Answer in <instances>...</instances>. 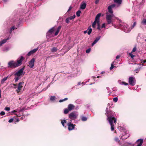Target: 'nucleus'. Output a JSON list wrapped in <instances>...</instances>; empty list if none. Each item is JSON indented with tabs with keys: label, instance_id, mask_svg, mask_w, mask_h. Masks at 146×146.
<instances>
[{
	"label": "nucleus",
	"instance_id": "obj_1",
	"mask_svg": "<svg viewBox=\"0 0 146 146\" xmlns=\"http://www.w3.org/2000/svg\"><path fill=\"white\" fill-rule=\"evenodd\" d=\"M115 6L114 4L109 5L108 7V12L106 13V19L108 24H113L115 16L113 14L112 9Z\"/></svg>",
	"mask_w": 146,
	"mask_h": 146
},
{
	"label": "nucleus",
	"instance_id": "obj_2",
	"mask_svg": "<svg viewBox=\"0 0 146 146\" xmlns=\"http://www.w3.org/2000/svg\"><path fill=\"white\" fill-rule=\"evenodd\" d=\"M108 108H107L106 110V114L107 116V120L108 119V121L111 126V131H113L114 128V124L113 121H114L115 125L116 123L117 119L114 117V113L112 112H109L107 111Z\"/></svg>",
	"mask_w": 146,
	"mask_h": 146
},
{
	"label": "nucleus",
	"instance_id": "obj_3",
	"mask_svg": "<svg viewBox=\"0 0 146 146\" xmlns=\"http://www.w3.org/2000/svg\"><path fill=\"white\" fill-rule=\"evenodd\" d=\"M24 58L23 56H21L19 59H18L17 62H15L13 61H11L8 63V67L9 68H15L20 66L22 64V61Z\"/></svg>",
	"mask_w": 146,
	"mask_h": 146
},
{
	"label": "nucleus",
	"instance_id": "obj_4",
	"mask_svg": "<svg viewBox=\"0 0 146 146\" xmlns=\"http://www.w3.org/2000/svg\"><path fill=\"white\" fill-rule=\"evenodd\" d=\"M78 115V112L73 111L70 113L69 115V117L72 120H75L76 119Z\"/></svg>",
	"mask_w": 146,
	"mask_h": 146
},
{
	"label": "nucleus",
	"instance_id": "obj_5",
	"mask_svg": "<svg viewBox=\"0 0 146 146\" xmlns=\"http://www.w3.org/2000/svg\"><path fill=\"white\" fill-rule=\"evenodd\" d=\"M56 29L55 27H54L50 29L46 33V36L47 38H49L50 37L53 36L52 35V33Z\"/></svg>",
	"mask_w": 146,
	"mask_h": 146
},
{
	"label": "nucleus",
	"instance_id": "obj_6",
	"mask_svg": "<svg viewBox=\"0 0 146 146\" xmlns=\"http://www.w3.org/2000/svg\"><path fill=\"white\" fill-rule=\"evenodd\" d=\"M123 131L124 133V134L123 133L122 135H120V137L123 139H125L129 136V135L127 134V131L125 130H123Z\"/></svg>",
	"mask_w": 146,
	"mask_h": 146
},
{
	"label": "nucleus",
	"instance_id": "obj_7",
	"mask_svg": "<svg viewBox=\"0 0 146 146\" xmlns=\"http://www.w3.org/2000/svg\"><path fill=\"white\" fill-rule=\"evenodd\" d=\"M135 80L134 78L132 76L130 77L129 79V84L132 86H133L135 84Z\"/></svg>",
	"mask_w": 146,
	"mask_h": 146
},
{
	"label": "nucleus",
	"instance_id": "obj_8",
	"mask_svg": "<svg viewBox=\"0 0 146 146\" xmlns=\"http://www.w3.org/2000/svg\"><path fill=\"white\" fill-rule=\"evenodd\" d=\"M24 68H23L21 69L18 71L15 74V75H17V76H20L24 74V73H23V70L24 69Z\"/></svg>",
	"mask_w": 146,
	"mask_h": 146
},
{
	"label": "nucleus",
	"instance_id": "obj_9",
	"mask_svg": "<svg viewBox=\"0 0 146 146\" xmlns=\"http://www.w3.org/2000/svg\"><path fill=\"white\" fill-rule=\"evenodd\" d=\"M68 129L69 131H71L74 129L76 125L71 123V122H69L68 123Z\"/></svg>",
	"mask_w": 146,
	"mask_h": 146
},
{
	"label": "nucleus",
	"instance_id": "obj_10",
	"mask_svg": "<svg viewBox=\"0 0 146 146\" xmlns=\"http://www.w3.org/2000/svg\"><path fill=\"white\" fill-rule=\"evenodd\" d=\"M23 83V82H20L19 83L17 89L16 90L18 94H19V93L21 91V89L23 87L22 85Z\"/></svg>",
	"mask_w": 146,
	"mask_h": 146
},
{
	"label": "nucleus",
	"instance_id": "obj_11",
	"mask_svg": "<svg viewBox=\"0 0 146 146\" xmlns=\"http://www.w3.org/2000/svg\"><path fill=\"white\" fill-rule=\"evenodd\" d=\"M35 59L33 58L29 62V66L30 68H32L33 67L34 65Z\"/></svg>",
	"mask_w": 146,
	"mask_h": 146
},
{
	"label": "nucleus",
	"instance_id": "obj_12",
	"mask_svg": "<svg viewBox=\"0 0 146 146\" xmlns=\"http://www.w3.org/2000/svg\"><path fill=\"white\" fill-rule=\"evenodd\" d=\"M75 107L74 106L71 104H69L68 106V108L69 111H70L72 110L74 107Z\"/></svg>",
	"mask_w": 146,
	"mask_h": 146
},
{
	"label": "nucleus",
	"instance_id": "obj_13",
	"mask_svg": "<svg viewBox=\"0 0 146 146\" xmlns=\"http://www.w3.org/2000/svg\"><path fill=\"white\" fill-rule=\"evenodd\" d=\"M9 38H7L6 39H3L2 41H0V46H1L2 44L7 42V40H9Z\"/></svg>",
	"mask_w": 146,
	"mask_h": 146
},
{
	"label": "nucleus",
	"instance_id": "obj_14",
	"mask_svg": "<svg viewBox=\"0 0 146 146\" xmlns=\"http://www.w3.org/2000/svg\"><path fill=\"white\" fill-rule=\"evenodd\" d=\"M61 27L60 26H58V28L57 29V30H56V32L54 34V36H56L58 34L59 31H60V30L61 29Z\"/></svg>",
	"mask_w": 146,
	"mask_h": 146
},
{
	"label": "nucleus",
	"instance_id": "obj_15",
	"mask_svg": "<svg viewBox=\"0 0 146 146\" xmlns=\"http://www.w3.org/2000/svg\"><path fill=\"white\" fill-rule=\"evenodd\" d=\"M100 22L99 21H98L97 20H96L95 19V21H94L93 23L92 24V26L93 28H95L96 27L95 25H96V24L97 23L98 24V23H99Z\"/></svg>",
	"mask_w": 146,
	"mask_h": 146
},
{
	"label": "nucleus",
	"instance_id": "obj_16",
	"mask_svg": "<svg viewBox=\"0 0 146 146\" xmlns=\"http://www.w3.org/2000/svg\"><path fill=\"white\" fill-rule=\"evenodd\" d=\"M8 78V76H7L5 77L4 78H3L2 79L1 81V84H3L4 83V82L6 81Z\"/></svg>",
	"mask_w": 146,
	"mask_h": 146
},
{
	"label": "nucleus",
	"instance_id": "obj_17",
	"mask_svg": "<svg viewBox=\"0 0 146 146\" xmlns=\"http://www.w3.org/2000/svg\"><path fill=\"white\" fill-rule=\"evenodd\" d=\"M101 14L100 13L98 14L96 17L95 19L96 20H97L98 21H99V19L101 16Z\"/></svg>",
	"mask_w": 146,
	"mask_h": 146
},
{
	"label": "nucleus",
	"instance_id": "obj_18",
	"mask_svg": "<svg viewBox=\"0 0 146 146\" xmlns=\"http://www.w3.org/2000/svg\"><path fill=\"white\" fill-rule=\"evenodd\" d=\"M86 7V4L85 3H84L82 4L80 6V8L82 9H84Z\"/></svg>",
	"mask_w": 146,
	"mask_h": 146
},
{
	"label": "nucleus",
	"instance_id": "obj_19",
	"mask_svg": "<svg viewBox=\"0 0 146 146\" xmlns=\"http://www.w3.org/2000/svg\"><path fill=\"white\" fill-rule=\"evenodd\" d=\"M124 30L125 32L126 33H128L130 32L131 30L129 28H128V27H126V29L124 28Z\"/></svg>",
	"mask_w": 146,
	"mask_h": 146
},
{
	"label": "nucleus",
	"instance_id": "obj_20",
	"mask_svg": "<svg viewBox=\"0 0 146 146\" xmlns=\"http://www.w3.org/2000/svg\"><path fill=\"white\" fill-rule=\"evenodd\" d=\"M114 2L118 4H120L121 3L122 0H114Z\"/></svg>",
	"mask_w": 146,
	"mask_h": 146
},
{
	"label": "nucleus",
	"instance_id": "obj_21",
	"mask_svg": "<svg viewBox=\"0 0 146 146\" xmlns=\"http://www.w3.org/2000/svg\"><path fill=\"white\" fill-rule=\"evenodd\" d=\"M57 48L55 47H53L51 49V51L52 52H56L57 51Z\"/></svg>",
	"mask_w": 146,
	"mask_h": 146
},
{
	"label": "nucleus",
	"instance_id": "obj_22",
	"mask_svg": "<svg viewBox=\"0 0 146 146\" xmlns=\"http://www.w3.org/2000/svg\"><path fill=\"white\" fill-rule=\"evenodd\" d=\"M66 121L65 119L62 120L61 121V123L63 125V126H64V123H66Z\"/></svg>",
	"mask_w": 146,
	"mask_h": 146
},
{
	"label": "nucleus",
	"instance_id": "obj_23",
	"mask_svg": "<svg viewBox=\"0 0 146 146\" xmlns=\"http://www.w3.org/2000/svg\"><path fill=\"white\" fill-rule=\"evenodd\" d=\"M81 11L80 10L78 11L76 13V16L78 17H79L80 16V13Z\"/></svg>",
	"mask_w": 146,
	"mask_h": 146
},
{
	"label": "nucleus",
	"instance_id": "obj_24",
	"mask_svg": "<svg viewBox=\"0 0 146 146\" xmlns=\"http://www.w3.org/2000/svg\"><path fill=\"white\" fill-rule=\"evenodd\" d=\"M87 30H88V35H90L91 34L92 31V29L91 28H88V29Z\"/></svg>",
	"mask_w": 146,
	"mask_h": 146
},
{
	"label": "nucleus",
	"instance_id": "obj_25",
	"mask_svg": "<svg viewBox=\"0 0 146 146\" xmlns=\"http://www.w3.org/2000/svg\"><path fill=\"white\" fill-rule=\"evenodd\" d=\"M121 85H124L125 86H127L128 85L127 83H126L125 82H122L119 83Z\"/></svg>",
	"mask_w": 146,
	"mask_h": 146
},
{
	"label": "nucleus",
	"instance_id": "obj_26",
	"mask_svg": "<svg viewBox=\"0 0 146 146\" xmlns=\"http://www.w3.org/2000/svg\"><path fill=\"white\" fill-rule=\"evenodd\" d=\"M38 48H35V49L31 50V51L32 52V53H33H33H35V52H36L37 51V50H38Z\"/></svg>",
	"mask_w": 146,
	"mask_h": 146
},
{
	"label": "nucleus",
	"instance_id": "obj_27",
	"mask_svg": "<svg viewBox=\"0 0 146 146\" xmlns=\"http://www.w3.org/2000/svg\"><path fill=\"white\" fill-rule=\"evenodd\" d=\"M87 120V118L85 116H82V121H86Z\"/></svg>",
	"mask_w": 146,
	"mask_h": 146
},
{
	"label": "nucleus",
	"instance_id": "obj_28",
	"mask_svg": "<svg viewBox=\"0 0 146 146\" xmlns=\"http://www.w3.org/2000/svg\"><path fill=\"white\" fill-rule=\"evenodd\" d=\"M69 111L68 109H66L64 110V113L65 114H67L68 113Z\"/></svg>",
	"mask_w": 146,
	"mask_h": 146
},
{
	"label": "nucleus",
	"instance_id": "obj_29",
	"mask_svg": "<svg viewBox=\"0 0 146 146\" xmlns=\"http://www.w3.org/2000/svg\"><path fill=\"white\" fill-rule=\"evenodd\" d=\"M75 17H76V16L74 15H73V16L70 17H69V18L70 19V20H72V19H74Z\"/></svg>",
	"mask_w": 146,
	"mask_h": 146
},
{
	"label": "nucleus",
	"instance_id": "obj_30",
	"mask_svg": "<svg viewBox=\"0 0 146 146\" xmlns=\"http://www.w3.org/2000/svg\"><path fill=\"white\" fill-rule=\"evenodd\" d=\"M19 76H18L17 77H15V82H16L18 81V80L20 79V78L19 77Z\"/></svg>",
	"mask_w": 146,
	"mask_h": 146
},
{
	"label": "nucleus",
	"instance_id": "obj_31",
	"mask_svg": "<svg viewBox=\"0 0 146 146\" xmlns=\"http://www.w3.org/2000/svg\"><path fill=\"white\" fill-rule=\"evenodd\" d=\"M16 29L15 26H13L11 29L10 30V33H11L13 30H14L15 29Z\"/></svg>",
	"mask_w": 146,
	"mask_h": 146
},
{
	"label": "nucleus",
	"instance_id": "obj_32",
	"mask_svg": "<svg viewBox=\"0 0 146 146\" xmlns=\"http://www.w3.org/2000/svg\"><path fill=\"white\" fill-rule=\"evenodd\" d=\"M17 111L15 110H14L11 112V113H14L15 115H17V116L19 117V116H20V115H17V113H16V112Z\"/></svg>",
	"mask_w": 146,
	"mask_h": 146
},
{
	"label": "nucleus",
	"instance_id": "obj_33",
	"mask_svg": "<svg viewBox=\"0 0 146 146\" xmlns=\"http://www.w3.org/2000/svg\"><path fill=\"white\" fill-rule=\"evenodd\" d=\"M55 97L54 96H51L50 98V100L51 101H53L55 100Z\"/></svg>",
	"mask_w": 146,
	"mask_h": 146
},
{
	"label": "nucleus",
	"instance_id": "obj_34",
	"mask_svg": "<svg viewBox=\"0 0 146 146\" xmlns=\"http://www.w3.org/2000/svg\"><path fill=\"white\" fill-rule=\"evenodd\" d=\"M69 20H70L69 18H66L65 20V21L67 23H69L70 22Z\"/></svg>",
	"mask_w": 146,
	"mask_h": 146
},
{
	"label": "nucleus",
	"instance_id": "obj_35",
	"mask_svg": "<svg viewBox=\"0 0 146 146\" xmlns=\"http://www.w3.org/2000/svg\"><path fill=\"white\" fill-rule=\"evenodd\" d=\"M129 56L131 57V58H133L135 56V55L131 53H129Z\"/></svg>",
	"mask_w": 146,
	"mask_h": 146
},
{
	"label": "nucleus",
	"instance_id": "obj_36",
	"mask_svg": "<svg viewBox=\"0 0 146 146\" xmlns=\"http://www.w3.org/2000/svg\"><path fill=\"white\" fill-rule=\"evenodd\" d=\"M118 98L117 97L114 98L113 99V101L114 102H116L117 101Z\"/></svg>",
	"mask_w": 146,
	"mask_h": 146
},
{
	"label": "nucleus",
	"instance_id": "obj_37",
	"mask_svg": "<svg viewBox=\"0 0 146 146\" xmlns=\"http://www.w3.org/2000/svg\"><path fill=\"white\" fill-rule=\"evenodd\" d=\"M98 41H97L96 40H95L94 42L92 43V46H93L95 44H96L97 42Z\"/></svg>",
	"mask_w": 146,
	"mask_h": 146
},
{
	"label": "nucleus",
	"instance_id": "obj_38",
	"mask_svg": "<svg viewBox=\"0 0 146 146\" xmlns=\"http://www.w3.org/2000/svg\"><path fill=\"white\" fill-rule=\"evenodd\" d=\"M142 23L143 24H146V19L143 20L142 22Z\"/></svg>",
	"mask_w": 146,
	"mask_h": 146
},
{
	"label": "nucleus",
	"instance_id": "obj_39",
	"mask_svg": "<svg viewBox=\"0 0 146 146\" xmlns=\"http://www.w3.org/2000/svg\"><path fill=\"white\" fill-rule=\"evenodd\" d=\"M33 53H32V51L31 50L30 51H29L27 55L28 56H30L32 54H33Z\"/></svg>",
	"mask_w": 146,
	"mask_h": 146
},
{
	"label": "nucleus",
	"instance_id": "obj_40",
	"mask_svg": "<svg viewBox=\"0 0 146 146\" xmlns=\"http://www.w3.org/2000/svg\"><path fill=\"white\" fill-rule=\"evenodd\" d=\"M97 26H98L97 29L100 30H101V28H100V23H98L97 24Z\"/></svg>",
	"mask_w": 146,
	"mask_h": 146
},
{
	"label": "nucleus",
	"instance_id": "obj_41",
	"mask_svg": "<svg viewBox=\"0 0 146 146\" xmlns=\"http://www.w3.org/2000/svg\"><path fill=\"white\" fill-rule=\"evenodd\" d=\"M91 50L90 48H89L86 50V52L87 53H89Z\"/></svg>",
	"mask_w": 146,
	"mask_h": 146
},
{
	"label": "nucleus",
	"instance_id": "obj_42",
	"mask_svg": "<svg viewBox=\"0 0 146 146\" xmlns=\"http://www.w3.org/2000/svg\"><path fill=\"white\" fill-rule=\"evenodd\" d=\"M5 110L7 111H9L10 110V108L9 107H6L5 108Z\"/></svg>",
	"mask_w": 146,
	"mask_h": 146
},
{
	"label": "nucleus",
	"instance_id": "obj_43",
	"mask_svg": "<svg viewBox=\"0 0 146 146\" xmlns=\"http://www.w3.org/2000/svg\"><path fill=\"white\" fill-rule=\"evenodd\" d=\"M5 112L3 111H2L0 113V115H3L5 114Z\"/></svg>",
	"mask_w": 146,
	"mask_h": 146
},
{
	"label": "nucleus",
	"instance_id": "obj_44",
	"mask_svg": "<svg viewBox=\"0 0 146 146\" xmlns=\"http://www.w3.org/2000/svg\"><path fill=\"white\" fill-rule=\"evenodd\" d=\"M101 38V36H98V37H97L96 39V40L97 41H98Z\"/></svg>",
	"mask_w": 146,
	"mask_h": 146
},
{
	"label": "nucleus",
	"instance_id": "obj_45",
	"mask_svg": "<svg viewBox=\"0 0 146 146\" xmlns=\"http://www.w3.org/2000/svg\"><path fill=\"white\" fill-rule=\"evenodd\" d=\"M14 119L13 118H11V119H10L9 120L8 122L9 123H11L13 121Z\"/></svg>",
	"mask_w": 146,
	"mask_h": 146
},
{
	"label": "nucleus",
	"instance_id": "obj_46",
	"mask_svg": "<svg viewBox=\"0 0 146 146\" xmlns=\"http://www.w3.org/2000/svg\"><path fill=\"white\" fill-rule=\"evenodd\" d=\"M140 69V68H138L135 69V71L136 72V73H137L139 72Z\"/></svg>",
	"mask_w": 146,
	"mask_h": 146
},
{
	"label": "nucleus",
	"instance_id": "obj_47",
	"mask_svg": "<svg viewBox=\"0 0 146 146\" xmlns=\"http://www.w3.org/2000/svg\"><path fill=\"white\" fill-rule=\"evenodd\" d=\"M114 66L113 65V64H111V66L110 68V70H111L112 69H113L114 68Z\"/></svg>",
	"mask_w": 146,
	"mask_h": 146
},
{
	"label": "nucleus",
	"instance_id": "obj_48",
	"mask_svg": "<svg viewBox=\"0 0 146 146\" xmlns=\"http://www.w3.org/2000/svg\"><path fill=\"white\" fill-rule=\"evenodd\" d=\"M136 50V48L135 47H134L133 49L132 52H134Z\"/></svg>",
	"mask_w": 146,
	"mask_h": 146
},
{
	"label": "nucleus",
	"instance_id": "obj_49",
	"mask_svg": "<svg viewBox=\"0 0 146 146\" xmlns=\"http://www.w3.org/2000/svg\"><path fill=\"white\" fill-rule=\"evenodd\" d=\"M136 22H135L133 24V25L132 26V28H131V29H132V28H133L135 26V25H136Z\"/></svg>",
	"mask_w": 146,
	"mask_h": 146
},
{
	"label": "nucleus",
	"instance_id": "obj_50",
	"mask_svg": "<svg viewBox=\"0 0 146 146\" xmlns=\"http://www.w3.org/2000/svg\"><path fill=\"white\" fill-rule=\"evenodd\" d=\"M105 24L103 23L101 27L102 28H105Z\"/></svg>",
	"mask_w": 146,
	"mask_h": 146
},
{
	"label": "nucleus",
	"instance_id": "obj_51",
	"mask_svg": "<svg viewBox=\"0 0 146 146\" xmlns=\"http://www.w3.org/2000/svg\"><path fill=\"white\" fill-rule=\"evenodd\" d=\"M100 0H96L95 1V3L96 4H97L99 2Z\"/></svg>",
	"mask_w": 146,
	"mask_h": 146
},
{
	"label": "nucleus",
	"instance_id": "obj_52",
	"mask_svg": "<svg viewBox=\"0 0 146 146\" xmlns=\"http://www.w3.org/2000/svg\"><path fill=\"white\" fill-rule=\"evenodd\" d=\"M115 140L116 141H119V139L117 137H115Z\"/></svg>",
	"mask_w": 146,
	"mask_h": 146
},
{
	"label": "nucleus",
	"instance_id": "obj_53",
	"mask_svg": "<svg viewBox=\"0 0 146 146\" xmlns=\"http://www.w3.org/2000/svg\"><path fill=\"white\" fill-rule=\"evenodd\" d=\"M64 101V99H63V100H60L59 101V102H63V101Z\"/></svg>",
	"mask_w": 146,
	"mask_h": 146
},
{
	"label": "nucleus",
	"instance_id": "obj_54",
	"mask_svg": "<svg viewBox=\"0 0 146 146\" xmlns=\"http://www.w3.org/2000/svg\"><path fill=\"white\" fill-rule=\"evenodd\" d=\"M64 101V99H63V100H60L59 101V102H63V101Z\"/></svg>",
	"mask_w": 146,
	"mask_h": 146
},
{
	"label": "nucleus",
	"instance_id": "obj_55",
	"mask_svg": "<svg viewBox=\"0 0 146 146\" xmlns=\"http://www.w3.org/2000/svg\"><path fill=\"white\" fill-rule=\"evenodd\" d=\"M120 57V56L119 55L117 56L116 57V59H118Z\"/></svg>",
	"mask_w": 146,
	"mask_h": 146
},
{
	"label": "nucleus",
	"instance_id": "obj_56",
	"mask_svg": "<svg viewBox=\"0 0 146 146\" xmlns=\"http://www.w3.org/2000/svg\"><path fill=\"white\" fill-rule=\"evenodd\" d=\"M72 8V7H70L69 8L68 11H70V10H71Z\"/></svg>",
	"mask_w": 146,
	"mask_h": 146
},
{
	"label": "nucleus",
	"instance_id": "obj_57",
	"mask_svg": "<svg viewBox=\"0 0 146 146\" xmlns=\"http://www.w3.org/2000/svg\"><path fill=\"white\" fill-rule=\"evenodd\" d=\"M87 31H84V34H86L87 33Z\"/></svg>",
	"mask_w": 146,
	"mask_h": 146
},
{
	"label": "nucleus",
	"instance_id": "obj_58",
	"mask_svg": "<svg viewBox=\"0 0 146 146\" xmlns=\"http://www.w3.org/2000/svg\"><path fill=\"white\" fill-rule=\"evenodd\" d=\"M68 98H65L64 99V101H65V100H68Z\"/></svg>",
	"mask_w": 146,
	"mask_h": 146
},
{
	"label": "nucleus",
	"instance_id": "obj_59",
	"mask_svg": "<svg viewBox=\"0 0 146 146\" xmlns=\"http://www.w3.org/2000/svg\"><path fill=\"white\" fill-rule=\"evenodd\" d=\"M114 62L113 61V62H112V63H111V64H113V65L114 64Z\"/></svg>",
	"mask_w": 146,
	"mask_h": 146
},
{
	"label": "nucleus",
	"instance_id": "obj_60",
	"mask_svg": "<svg viewBox=\"0 0 146 146\" xmlns=\"http://www.w3.org/2000/svg\"><path fill=\"white\" fill-rule=\"evenodd\" d=\"M81 84V83L80 82H79L78 83V85H80Z\"/></svg>",
	"mask_w": 146,
	"mask_h": 146
},
{
	"label": "nucleus",
	"instance_id": "obj_61",
	"mask_svg": "<svg viewBox=\"0 0 146 146\" xmlns=\"http://www.w3.org/2000/svg\"><path fill=\"white\" fill-rule=\"evenodd\" d=\"M19 121V119H17L16 121H17V122H18V121Z\"/></svg>",
	"mask_w": 146,
	"mask_h": 146
},
{
	"label": "nucleus",
	"instance_id": "obj_62",
	"mask_svg": "<svg viewBox=\"0 0 146 146\" xmlns=\"http://www.w3.org/2000/svg\"><path fill=\"white\" fill-rule=\"evenodd\" d=\"M13 85L14 86H17V85L15 84H13Z\"/></svg>",
	"mask_w": 146,
	"mask_h": 146
},
{
	"label": "nucleus",
	"instance_id": "obj_63",
	"mask_svg": "<svg viewBox=\"0 0 146 146\" xmlns=\"http://www.w3.org/2000/svg\"><path fill=\"white\" fill-rule=\"evenodd\" d=\"M6 50H7V51H8V50H9V49H8V48H7V49H6Z\"/></svg>",
	"mask_w": 146,
	"mask_h": 146
},
{
	"label": "nucleus",
	"instance_id": "obj_64",
	"mask_svg": "<svg viewBox=\"0 0 146 146\" xmlns=\"http://www.w3.org/2000/svg\"><path fill=\"white\" fill-rule=\"evenodd\" d=\"M4 1L6 2L7 1V0H3Z\"/></svg>",
	"mask_w": 146,
	"mask_h": 146
}]
</instances>
